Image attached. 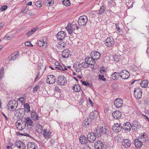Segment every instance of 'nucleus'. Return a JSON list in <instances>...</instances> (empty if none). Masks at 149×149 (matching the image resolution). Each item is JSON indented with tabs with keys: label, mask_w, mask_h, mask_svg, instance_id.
Here are the masks:
<instances>
[{
	"label": "nucleus",
	"mask_w": 149,
	"mask_h": 149,
	"mask_svg": "<svg viewBox=\"0 0 149 149\" xmlns=\"http://www.w3.org/2000/svg\"><path fill=\"white\" fill-rule=\"evenodd\" d=\"M98 134L97 129L94 130L93 133H89L87 135V138L88 141L90 143H93L95 140L96 137L95 135Z\"/></svg>",
	"instance_id": "f257e3e1"
},
{
	"label": "nucleus",
	"mask_w": 149,
	"mask_h": 149,
	"mask_svg": "<svg viewBox=\"0 0 149 149\" xmlns=\"http://www.w3.org/2000/svg\"><path fill=\"white\" fill-rule=\"evenodd\" d=\"M88 19L86 16L83 15L80 17L78 23L80 26H85L88 22Z\"/></svg>",
	"instance_id": "f03ea898"
},
{
	"label": "nucleus",
	"mask_w": 149,
	"mask_h": 149,
	"mask_svg": "<svg viewBox=\"0 0 149 149\" xmlns=\"http://www.w3.org/2000/svg\"><path fill=\"white\" fill-rule=\"evenodd\" d=\"M134 97L137 99H140L142 97V90L139 88H135L134 91Z\"/></svg>",
	"instance_id": "7ed1b4c3"
},
{
	"label": "nucleus",
	"mask_w": 149,
	"mask_h": 149,
	"mask_svg": "<svg viewBox=\"0 0 149 149\" xmlns=\"http://www.w3.org/2000/svg\"><path fill=\"white\" fill-rule=\"evenodd\" d=\"M57 83L58 85L63 86L67 82V80L66 78L64 76L61 75L58 77Z\"/></svg>",
	"instance_id": "20e7f679"
},
{
	"label": "nucleus",
	"mask_w": 149,
	"mask_h": 149,
	"mask_svg": "<svg viewBox=\"0 0 149 149\" xmlns=\"http://www.w3.org/2000/svg\"><path fill=\"white\" fill-rule=\"evenodd\" d=\"M120 77L122 79H128L130 77V74L128 71L124 70L120 72Z\"/></svg>",
	"instance_id": "39448f33"
},
{
	"label": "nucleus",
	"mask_w": 149,
	"mask_h": 149,
	"mask_svg": "<svg viewBox=\"0 0 149 149\" xmlns=\"http://www.w3.org/2000/svg\"><path fill=\"white\" fill-rule=\"evenodd\" d=\"M18 105V102L15 100H11L7 104V107L9 109L10 108L11 110L13 109L14 108H16Z\"/></svg>",
	"instance_id": "423d86ee"
},
{
	"label": "nucleus",
	"mask_w": 149,
	"mask_h": 149,
	"mask_svg": "<svg viewBox=\"0 0 149 149\" xmlns=\"http://www.w3.org/2000/svg\"><path fill=\"white\" fill-rule=\"evenodd\" d=\"M56 81V77L53 75H48L46 80V82L50 84H54Z\"/></svg>",
	"instance_id": "0eeeda50"
},
{
	"label": "nucleus",
	"mask_w": 149,
	"mask_h": 149,
	"mask_svg": "<svg viewBox=\"0 0 149 149\" xmlns=\"http://www.w3.org/2000/svg\"><path fill=\"white\" fill-rule=\"evenodd\" d=\"M123 104V100L120 98H116L114 101V104L115 106L118 108L121 107Z\"/></svg>",
	"instance_id": "6e6552de"
},
{
	"label": "nucleus",
	"mask_w": 149,
	"mask_h": 149,
	"mask_svg": "<svg viewBox=\"0 0 149 149\" xmlns=\"http://www.w3.org/2000/svg\"><path fill=\"white\" fill-rule=\"evenodd\" d=\"M105 45L108 47H111L113 46L115 42L112 38H107L105 40Z\"/></svg>",
	"instance_id": "1a4fd4ad"
},
{
	"label": "nucleus",
	"mask_w": 149,
	"mask_h": 149,
	"mask_svg": "<svg viewBox=\"0 0 149 149\" xmlns=\"http://www.w3.org/2000/svg\"><path fill=\"white\" fill-rule=\"evenodd\" d=\"M91 56L92 58L96 60L100 58L101 54L98 52L96 51H94L91 52Z\"/></svg>",
	"instance_id": "9d476101"
},
{
	"label": "nucleus",
	"mask_w": 149,
	"mask_h": 149,
	"mask_svg": "<svg viewBox=\"0 0 149 149\" xmlns=\"http://www.w3.org/2000/svg\"><path fill=\"white\" fill-rule=\"evenodd\" d=\"M122 144L124 147L127 148L131 146V142L129 139H124L122 140Z\"/></svg>",
	"instance_id": "9b49d317"
},
{
	"label": "nucleus",
	"mask_w": 149,
	"mask_h": 149,
	"mask_svg": "<svg viewBox=\"0 0 149 149\" xmlns=\"http://www.w3.org/2000/svg\"><path fill=\"white\" fill-rule=\"evenodd\" d=\"M66 35L65 32L63 31H60L57 34V38L59 40H62L64 39Z\"/></svg>",
	"instance_id": "f8f14e48"
},
{
	"label": "nucleus",
	"mask_w": 149,
	"mask_h": 149,
	"mask_svg": "<svg viewBox=\"0 0 149 149\" xmlns=\"http://www.w3.org/2000/svg\"><path fill=\"white\" fill-rule=\"evenodd\" d=\"M52 133L49 130L45 129L43 130V134L44 137L46 139L50 138L51 136Z\"/></svg>",
	"instance_id": "ddd939ff"
},
{
	"label": "nucleus",
	"mask_w": 149,
	"mask_h": 149,
	"mask_svg": "<svg viewBox=\"0 0 149 149\" xmlns=\"http://www.w3.org/2000/svg\"><path fill=\"white\" fill-rule=\"evenodd\" d=\"M122 127L119 124H115L112 127V129L115 132H119L122 130Z\"/></svg>",
	"instance_id": "4468645a"
},
{
	"label": "nucleus",
	"mask_w": 149,
	"mask_h": 149,
	"mask_svg": "<svg viewBox=\"0 0 149 149\" xmlns=\"http://www.w3.org/2000/svg\"><path fill=\"white\" fill-rule=\"evenodd\" d=\"M46 38L45 37H44L42 39V40L43 42L40 40H39L38 41L37 45L38 46H43L44 48H46L47 45V42L46 41Z\"/></svg>",
	"instance_id": "2eb2a0df"
},
{
	"label": "nucleus",
	"mask_w": 149,
	"mask_h": 149,
	"mask_svg": "<svg viewBox=\"0 0 149 149\" xmlns=\"http://www.w3.org/2000/svg\"><path fill=\"white\" fill-rule=\"evenodd\" d=\"M98 115V113L97 112L96 110H94L93 111L91 112L89 115L90 120H95L96 119Z\"/></svg>",
	"instance_id": "dca6fc26"
},
{
	"label": "nucleus",
	"mask_w": 149,
	"mask_h": 149,
	"mask_svg": "<svg viewBox=\"0 0 149 149\" xmlns=\"http://www.w3.org/2000/svg\"><path fill=\"white\" fill-rule=\"evenodd\" d=\"M112 116L115 119L120 118L121 116V113L119 111H116L112 113Z\"/></svg>",
	"instance_id": "f3484780"
},
{
	"label": "nucleus",
	"mask_w": 149,
	"mask_h": 149,
	"mask_svg": "<svg viewBox=\"0 0 149 149\" xmlns=\"http://www.w3.org/2000/svg\"><path fill=\"white\" fill-rule=\"evenodd\" d=\"M19 56V52H17L16 53H14L12 54L11 56H9L8 58V61H11L14 60L17 58Z\"/></svg>",
	"instance_id": "a211bd4d"
},
{
	"label": "nucleus",
	"mask_w": 149,
	"mask_h": 149,
	"mask_svg": "<svg viewBox=\"0 0 149 149\" xmlns=\"http://www.w3.org/2000/svg\"><path fill=\"white\" fill-rule=\"evenodd\" d=\"M132 125L131 127L132 129L134 131H137L140 127V125L139 123L137 122L134 121L132 123Z\"/></svg>",
	"instance_id": "6ab92c4d"
},
{
	"label": "nucleus",
	"mask_w": 149,
	"mask_h": 149,
	"mask_svg": "<svg viewBox=\"0 0 149 149\" xmlns=\"http://www.w3.org/2000/svg\"><path fill=\"white\" fill-rule=\"evenodd\" d=\"M131 126L130 123L127 122L123 124L122 128L125 130L130 131L131 129Z\"/></svg>",
	"instance_id": "aec40b11"
},
{
	"label": "nucleus",
	"mask_w": 149,
	"mask_h": 149,
	"mask_svg": "<svg viewBox=\"0 0 149 149\" xmlns=\"http://www.w3.org/2000/svg\"><path fill=\"white\" fill-rule=\"evenodd\" d=\"M95 60H96L92 58L91 57V58L88 57L86 58V61L87 62V63L89 65H94L95 63Z\"/></svg>",
	"instance_id": "412c9836"
},
{
	"label": "nucleus",
	"mask_w": 149,
	"mask_h": 149,
	"mask_svg": "<svg viewBox=\"0 0 149 149\" xmlns=\"http://www.w3.org/2000/svg\"><path fill=\"white\" fill-rule=\"evenodd\" d=\"M134 144L135 147L137 148H140L142 146L143 144L139 139H136L134 141Z\"/></svg>",
	"instance_id": "4be33fe9"
},
{
	"label": "nucleus",
	"mask_w": 149,
	"mask_h": 149,
	"mask_svg": "<svg viewBox=\"0 0 149 149\" xmlns=\"http://www.w3.org/2000/svg\"><path fill=\"white\" fill-rule=\"evenodd\" d=\"M120 75V72L119 73L118 72H115L112 73L111 76L112 79L114 80H116L119 78Z\"/></svg>",
	"instance_id": "5701e85b"
},
{
	"label": "nucleus",
	"mask_w": 149,
	"mask_h": 149,
	"mask_svg": "<svg viewBox=\"0 0 149 149\" xmlns=\"http://www.w3.org/2000/svg\"><path fill=\"white\" fill-rule=\"evenodd\" d=\"M80 63L79 62L75 63L74 65V68L75 69V70L77 72H81V69L80 66Z\"/></svg>",
	"instance_id": "b1692460"
},
{
	"label": "nucleus",
	"mask_w": 149,
	"mask_h": 149,
	"mask_svg": "<svg viewBox=\"0 0 149 149\" xmlns=\"http://www.w3.org/2000/svg\"><path fill=\"white\" fill-rule=\"evenodd\" d=\"M80 142L82 144H85L87 142L86 138L84 135H81L79 139Z\"/></svg>",
	"instance_id": "393cba45"
},
{
	"label": "nucleus",
	"mask_w": 149,
	"mask_h": 149,
	"mask_svg": "<svg viewBox=\"0 0 149 149\" xmlns=\"http://www.w3.org/2000/svg\"><path fill=\"white\" fill-rule=\"evenodd\" d=\"M70 52L68 49H65L63 52L62 53V56L63 58H67L68 56L70 54Z\"/></svg>",
	"instance_id": "a878e982"
},
{
	"label": "nucleus",
	"mask_w": 149,
	"mask_h": 149,
	"mask_svg": "<svg viewBox=\"0 0 149 149\" xmlns=\"http://www.w3.org/2000/svg\"><path fill=\"white\" fill-rule=\"evenodd\" d=\"M139 140H140L142 143L145 142L148 139V137L145 136L143 134H142L139 137Z\"/></svg>",
	"instance_id": "bb28decb"
},
{
	"label": "nucleus",
	"mask_w": 149,
	"mask_h": 149,
	"mask_svg": "<svg viewBox=\"0 0 149 149\" xmlns=\"http://www.w3.org/2000/svg\"><path fill=\"white\" fill-rule=\"evenodd\" d=\"M24 122L25 125H26V123L28 126H31L33 125V122L29 117H27L26 118L25 121Z\"/></svg>",
	"instance_id": "cd10ccee"
},
{
	"label": "nucleus",
	"mask_w": 149,
	"mask_h": 149,
	"mask_svg": "<svg viewBox=\"0 0 149 149\" xmlns=\"http://www.w3.org/2000/svg\"><path fill=\"white\" fill-rule=\"evenodd\" d=\"M66 29L70 34H71L73 31V29H72V24H71L70 23L68 24L66 27Z\"/></svg>",
	"instance_id": "c85d7f7f"
},
{
	"label": "nucleus",
	"mask_w": 149,
	"mask_h": 149,
	"mask_svg": "<svg viewBox=\"0 0 149 149\" xmlns=\"http://www.w3.org/2000/svg\"><path fill=\"white\" fill-rule=\"evenodd\" d=\"M100 134H105L108 132L107 127H102L100 128Z\"/></svg>",
	"instance_id": "c756f323"
},
{
	"label": "nucleus",
	"mask_w": 149,
	"mask_h": 149,
	"mask_svg": "<svg viewBox=\"0 0 149 149\" xmlns=\"http://www.w3.org/2000/svg\"><path fill=\"white\" fill-rule=\"evenodd\" d=\"M106 8L104 5H103L100 7L99 10V13H97L98 15H100L102 14L105 12Z\"/></svg>",
	"instance_id": "7c9ffc66"
},
{
	"label": "nucleus",
	"mask_w": 149,
	"mask_h": 149,
	"mask_svg": "<svg viewBox=\"0 0 149 149\" xmlns=\"http://www.w3.org/2000/svg\"><path fill=\"white\" fill-rule=\"evenodd\" d=\"M73 90L76 92H79L81 90V88L79 85L76 84L72 88Z\"/></svg>",
	"instance_id": "2f4dec72"
},
{
	"label": "nucleus",
	"mask_w": 149,
	"mask_h": 149,
	"mask_svg": "<svg viewBox=\"0 0 149 149\" xmlns=\"http://www.w3.org/2000/svg\"><path fill=\"white\" fill-rule=\"evenodd\" d=\"M148 81L146 80H143L140 83L141 86L143 88H146L148 86Z\"/></svg>",
	"instance_id": "473e14b6"
},
{
	"label": "nucleus",
	"mask_w": 149,
	"mask_h": 149,
	"mask_svg": "<svg viewBox=\"0 0 149 149\" xmlns=\"http://www.w3.org/2000/svg\"><path fill=\"white\" fill-rule=\"evenodd\" d=\"M31 116L32 118L36 120L38 119V116L37 114L34 111H32L31 112Z\"/></svg>",
	"instance_id": "72a5a7b5"
},
{
	"label": "nucleus",
	"mask_w": 149,
	"mask_h": 149,
	"mask_svg": "<svg viewBox=\"0 0 149 149\" xmlns=\"http://www.w3.org/2000/svg\"><path fill=\"white\" fill-rule=\"evenodd\" d=\"M30 146L28 147V149H38V147L35 143H30Z\"/></svg>",
	"instance_id": "f704fd0d"
},
{
	"label": "nucleus",
	"mask_w": 149,
	"mask_h": 149,
	"mask_svg": "<svg viewBox=\"0 0 149 149\" xmlns=\"http://www.w3.org/2000/svg\"><path fill=\"white\" fill-rule=\"evenodd\" d=\"M24 107L25 109V110L26 112L29 113L30 111V107L28 103L24 104Z\"/></svg>",
	"instance_id": "c9c22d12"
},
{
	"label": "nucleus",
	"mask_w": 149,
	"mask_h": 149,
	"mask_svg": "<svg viewBox=\"0 0 149 149\" xmlns=\"http://www.w3.org/2000/svg\"><path fill=\"white\" fill-rule=\"evenodd\" d=\"M38 29V27H36L34 28H33L31 31H29L27 34V35L28 36H30L32 35L34 32L36 30H37Z\"/></svg>",
	"instance_id": "e433bc0d"
},
{
	"label": "nucleus",
	"mask_w": 149,
	"mask_h": 149,
	"mask_svg": "<svg viewBox=\"0 0 149 149\" xmlns=\"http://www.w3.org/2000/svg\"><path fill=\"white\" fill-rule=\"evenodd\" d=\"M63 4L67 6H68L70 5L71 3L69 0H63L62 1Z\"/></svg>",
	"instance_id": "4c0bfd02"
},
{
	"label": "nucleus",
	"mask_w": 149,
	"mask_h": 149,
	"mask_svg": "<svg viewBox=\"0 0 149 149\" xmlns=\"http://www.w3.org/2000/svg\"><path fill=\"white\" fill-rule=\"evenodd\" d=\"M104 147V145L102 142H101L100 144L97 146H95V147L96 149H102Z\"/></svg>",
	"instance_id": "58836bf2"
},
{
	"label": "nucleus",
	"mask_w": 149,
	"mask_h": 149,
	"mask_svg": "<svg viewBox=\"0 0 149 149\" xmlns=\"http://www.w3.org/2000/svg\"><path fill=\"white\" fill-rule=\"evenodd\" d=\"M81 81L82 84L86 86L90 87L92 86L91 84H89L88 82H86L85 81H83L82 80H81Z\"/></svg>",
	"instance_id": "ea45409f"
},
{
	"label": "nucleus",
	"mask_w": 149,
	"mask_h": 149,
	"mask_svg": "<svg viewBox=\"0 0 149 149\" xmlns=\"http://www.w3.org/2000/svg\"><path fill=\"white\" fill-rule=\"evenodd\" d=\"M20 144L18 148L20 149H25V145L24 142L22 141H20Z\"/></svg>",
	"instance_id": "a19ab883"
},
{
	"label": "nucleus",
	"mask_w": 149,
	"mask_h": 149,
	"mask_svg": "<svg viewBox=\"0 0 149 149\" xmlns=\"http://www.w3.org/2000/svg\"><path fill=\"white\" fill-rule=\"evenodd\" d=\"M45 67H46V66H45L44 65L40 63V64H38V70H41L42 69H45ZM44 71H45V70H43V71H42V72H44Z\"/></svg>",
	"instance_id": "79ce46f5"
},
{
	"label": "nucleus",
	"mask_w": 149,
	"mask_h": 149,
	"mask_svg": "<svg viewBox=\"0 0 149 149\" xmlns=\"http://www.w3.org/2000/svg\"><path fill=\"white\" fill-rule=\"evenodd\" d=\"M4 70L3 68L0 69V79H2L3 77Z\"/></svg>",
	"instance_id": "37998d69"
},
{
	"label": "nucleus",
	"mask_w": 149,
	"mask_h": 149,
	"mask_svg": "<svg viewBox=\"0 0 149 149\" xmlns=\"http://www.w3.org/2000/svg\"><path fill=\"white\" fill-rule=\"evenodd\" d=\"M45 1L46 5L47 6H51L53 3L52 2V0H45Z\"/></svg>",
	"instance_id": "c03bdc74"
},
{
	"label": "nucleus",
	"mask_w": 149,
	"mask_h": 149,
	"mask_svg": "<svg viewBox=\"0 0 149 149\" xmlns=\"http://www.w3.org/2000/svg\"><path fill=\"white\" fill-rule=\"evenodd\" d=\"M17 111L19 113L24 115L25 114V110L24 109L21 108L18 109Z\"/></svg>",
	"instance_id": "a18cd8bd"
},
{
	"label": "nucleus",
	"mask_w": 149,
	"mask_h": 149,
	"mask_svg": "<svg viewBox=\"0 0 149 149\" xmlns=\"http://www.w3.org/2000/svg\"><path fill=\"white\" fill-rule=\"evenodd\" d=\"M87 61H85L84 62H83L81 64V65L82 67L83 68H87L89 67V65L87 63Z\"/></svg>",
	"instance_id": "49530a36"
},
{
	"label": "nucleus",
	"mask_w": 149,
	"mask_h": 149,
	"mask_svg": "<svg viewBox=\"0 0 149 149\" xmlns=\"http://www.w3.org/2000/svg\"><path fill=\"white\" fill-rule=\"evenodd\" d=\"M113 58L114 61L116 62H118L119 60L120 57L118 55H115L113 56Z\"/></svg>",
	"instance_id": "de8ad7c7"
},
{
	"label": "nucleus",
	"mask_w": 149,
	"mask_h": 149,
	"mask_svg": "<svg viewBox=\"0 0 149 149\" xmlns=\"http://www.w3.org/2000/svg\"><path fill=\"white\" fill-rule=\"evenodd\" d=\"M65 44L64 42H59L58 45V47H59L60 48H61L62 49L63 48H64L65 47Z\"/></svg>",
	"instance_id": "09e8293b"
},
{
	"label": "nucleus",
	"mask_w": 149,
	"mask_h": 149,
	"mask_svg": "<svg viewBox=\"0 0 149 149\" xmlns=\"http://www.w3.org/2000/svg\"><path fill=\"white\" fill-rule=\"evenodd\" d=\"M100 80H102L104 81H106V79L104 78L103 75L100 74L98 76Z\"/></svg>",
	"instance_id": "8fccbe9b"
},
{
	"label": "nucleus",
	"mask_w": 149,
	"mask_h": 149,
	"mask_svg": "<svg viewBox=\"0 0 149 149\" xmlns=\"http://www.w3.org/2000/svg\"><path fill=\"white\" fill-rule=\"evenodd\" d=\"M90 120L89 118H86L84 120V124L86 126H88L89 124H90V123H89V122L88 121V120Z\"/></svg>",
	"instance_id": "3c124183"
},
{
	"label": "nucleus",
	"mask_w": 149,
	"mask_h": 149,
	"mask_svg": "<svg viewBox=\"0 0 149 149\" xmlns=\"http://www.w3.org/2000/svg\"><path fill=\"white\" fill-rule=\"evenodd\" d=\"M17 134L18 136L22 135V136H29V135L28 134H27V133L24 134L23 133H21L19 132H17Z\"/></svg>",
	"instance_id": "603ef678"
},
{
	"label": "nucleus",
	"mask_w": 149,
	"mask_h": 149,
	"mask_svg": "<svg viewBox=\"0 0 149 149\" xmlns=\"http://www.w3.org/2000/svg\"><path fill=\"white\" fill-rule=\"evenodd\" d=\"M38 130L40 133H41L42 131V127L41 125L40 124L38 125Z\"/></svg>",
	"instance_id": "864d4df0"
},
{
	"label": "nucleus",
	"mask_w": 149,
	"mask_h": 149,
	"mask_svg": "<svg viewBox=\"0 0 149 149\" xmlns=\"http://www.w3.org/2000/svg\"><path fill=\"white\" fill-rule=\"evenodd\" d=\"M7 6L6 5H4L1 7V11H4L7 8Z\"/></svg>",
	"instance_id": "5fc2aeb1"
},
{
	"label": "nucleus",
	"mask_w": 149,
	"mask_h": 149,
	"mask_svg": "<svg viewBox=\"0 0 149 149\" xmlns=\"http://www.w3.org/2000/svg\"><path fill=\"white\" fill-rule=\"evenodd\" d=\"M35 5L39 8L41 7V5L39 1H37L35 3Z\"/></svg>",
	"instance_id": "6e6d98bb"
},
{
	"label": "nucleus",
	"mask_w": 149,
	"mask_h": 149,
	"mask_svg": "<svg viewBox=\"0 0 149 149\" xmlns=\"http://www.w3.org/2000/svg\"><path fill=\"white\" fill-rule=\"evenodd\" d=\"M72 26L73 30H75L76 29L77 30L79 29L78 27L76 24L72 25Z\"/></svg>",
	"instance_id": "4d7b16f0"
},
{
	"label": "nucleus",
	"mask_w": 149,
	"mask_h": 149,
	"mask_svg": "<svg viewBox=\"0 0 149 149\" xmlns=\"http://www.w3.org/2000/svg\"><path fill=\"white\" fill-rule=\"evenodd\" d=\"M25 98L24 97H22L18 98V100L22 102L25 100Z\"/></svg>",
	"instance_id": "13d9d810"
},
{
	"label": "nucleus",
	"mask_w": 149,
	"mask_h": 149,
	"mask_svg": "<svg viewBox=\"0 0 149 149\" xmlns=\"http://www.w3.org/2000/svg\"><path fill=\"white\" fill-rule=\"evenodd\" d=\"M20 141H17L15 142V146L18 148L19 146V145L20 144Z\"/></svg>",
	"instance_id": "bf43d9fd"
},
{
	"label": "nucleus",
	"mask_w": 149,
	"mask_h": 149,
	"mask_svg": "<svg viewBox=\"0 0 149 149\" xmlns=\"http://www.w3.org/2000/svg\"><path fill=\"white\" fill-rule=\"evenodd\" d=\"M54 91H56L58 92H60L61 91L60 89L58 86H56L55 87Z\"/></svg>",
	"instance_id": "052dcab7"
},
{
	"label": "nucleus",
	"mask_w": 149,
	"mask_h": 149,
	"mask_svg": "<svg viewBox=\"0 0 149 149\" xmlns=\"http://www.w3.org/2000/svg\"><path fill=\"white\" fill-rule=\"evenodd\" d=\"M141 115L144 117V118L146 120V121L149 122V118L147 116L143 114H141Z\"/></svg>",
	"instance_id": "680f3d73"
},
{
	"label": "nucleus",
	"mask_w": 149,
	"mask_h": 149,
	"mask_svg": "<svg viewBox=\"0 0 149 149\" xmlns=\"http://www.w3.org/2000/svg\"><path fill=\"white\" fill-rule=\"evenodd\" d=\"M39 88V85H37L36 86L33 88V92L37 91L38 89Z\"/></svg>",
	"instance_id": "e2e57ef3"
},
{
	"label": "nucleus",
	"mask_w": 149,
	"mask_h": 149,
	"mask_svg": "<svg viewBox=\"0 0 149 149\" xmlns=\"http://www.w3.org/2000/svg\"><path fill=\"white\" fill-rule=\"evenodd\" d=\"M40 75V72H38L37 73V75L36 76L35 79H34V81L36 82L38 79V77Z\"/></svg>",
	"instance_id": "0e129e2a"
},
{
	"label": "nucleus",
	"mask_w": 149,
	"mask_h": 149,
	"mask_svg": "<svg viewBox=\"0 0 149 149\" xmlns=\"http://www.w3.org/2000/svg\"><path fill=\"white\" fill-rule=\"evenodd\" d=\"M31 44V42H26L25 43V45L27 47H29L30 46V45Z\"/></svg>",
	"instance_id": "69168bd1"
},
{
	"label": "nucleus",
	"mask_w": 149,
	"mask_h": 149,
	"mask_svg": "<svg viewBox=\"0 0 149 149\" xmlns=\"http://www.w3.org/2000/svg\"><path fill=\"white\" fill-rule=\"evenodd\" d=\"M102 142L101 141L98 140L95 143V146H97L98 145H99L100 143Z\"/></svg>",
	"instance_id": "338daca9"
},
{
	"label": "nucleus",
	"mask_w": 149,
	"mask_h": 149,
	"mask_svg": "<svg viewBox=\"0 0 149 149\" xmlns=\"http://www.w3.org/2000/svg\"><path fill=\"white\" fill-rule=\"evenodd\" d=\"M6 148L7 149H13L12 147L10 144H8V145L7 146Z\"/></svg>",
	"instance_id": "774afa93"
}]
</instances>
